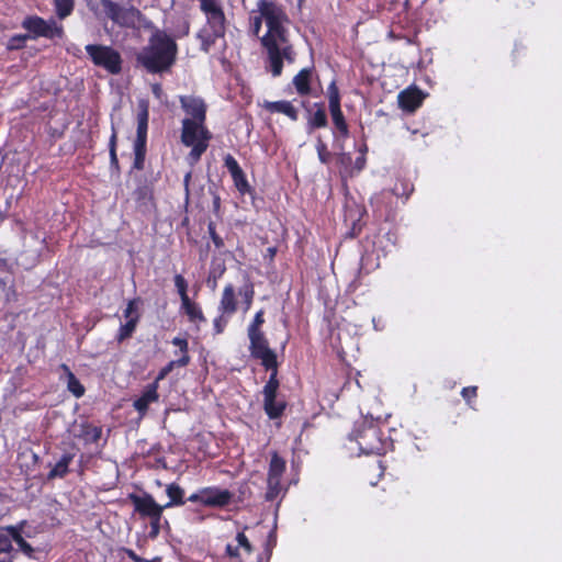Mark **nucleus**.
Instances as JSON below:
<instances>
[{
  "label": "nucleus",
  "mask_w": 562,
  "mask_h": 562,
  "mask_svg": "<svg viewBox=\"0 0 562 562\" xmlns=\"http://www.w3.org/2000/svg\"><path fill=\"white\" fill-rule=\"evenodd\" d=\"M225 553L227 557L232 558V559H238V562H243L240 560V555H239V548L238 546H234L232 543H227L226 544V548H225Z\"/></svg>",
  "instance_id": "nucleus-56"
},
{
  "label": "nucleus",
  "mask_w": 562,
  "mask_h": 562,
  "mask_svg": "<svg viewBox=\"0 0 562 562\" xmlns=\"http://www.w3.org/2000/svg\"><path fill=\"white\" fill-rule=\"evenodd\" d=\"M121 552L126 554L134 562H148L149 560L139 557L134 550L130 548H121Z\"/></svg>",
  "instance_id": "nucleus-57"
},
{
  "label": "nucleus",
  "mask_w": 562,
  "mask_h": 562,
  "mask_svg": "<svg viewBox=\"0 0 562 562\" xmlns=\"http://www.w3.org/2000/svg\"><path fill=\"white\" fill-rule=\"evenodd\" d=\"M203 506L212 508H223L231 504L233 493L228 490H222L217 486L203 487Z\"/></svg>",
  "instance_id": "nucleus-15"
},
{
  "label": "nucleus",
  "mask_w": 562,
  "mask_h": 562,
  "mask_svg": "<svg viewBox=\"0 0 562 562\" xmlns=\"http://www.w3.org/2000/svg\"><path fill=\"white\" fill-rule=\"evenodd\" d=\"M139 302H140L139 299H133V300L128 301L127 306L123 313V315L126 319H131V317H133L134 315H140L138 312Z\"/></svg>",
  "instance_id": "nucleus-49"
},
{
  "label": "nucleus",
  "mask_w": 562,
  "mask_h": 562,
  "mask_svg": "<svg viewBox=\"0 0 562 562\" xmlns=\"http://www.w3.org/2000/svg\"><path fill=\"white\" fill-rule=\"evenodd\" d=\"M116 146H117V133L113 125L112 134H111V137L109 140L110 165L113 169L119 170L120 165H119V158H117V154H116Z\"/></svg>",
  "instance_id": "nucleus-38"
},
{
  "label": "nucleus",
  "mask_w": 562,
  "mask_h": 562,
  "mask_svg": "<svg viewBox=\"0 0 562 562\" xmlns=\"http://www.w3.org/2000/svg\"><path fill=\"white\" fill-rule=\"evenodd\" d=\"M351 440L358 443L359 450L364 454H384L391 442L384 437L383 431L373 420L357 423L349 435Z\"/></svg>",
  "instance_id": "nucleus-3"
},
{
  "label": "nucleus",
  "mask_w": 562,
  "mask_h": 562,
  "mask_svg": "<svg viewBox=\"0 0 562 562\" xmlns=\"http://www.w3.org/2000/svg\"><path fill=\"white\" fill-rule=\"evenodd\" d=\"M11 537L10 539L16 543L20 551H22L26 557H34V548L23 538L22 535L18 533V530L10 529Z\"/></svg>",
  "instance_id": "nucleus-37"
},
{
  "label": "nucleus",
  "mask_w": 562,
  "mask_h": 562,
  "mask_svg": "<svg viewBox=\"0 0 562 562\" xmlns=\"http://www.w3.org/2000/svg\"><path fill=\"white\" fill-rule=\"evenodd\" d=\"M100 2L106 16L122 26H128L133 22L134 15L139 13L134 8L124 9L112 0H100Z\"/></svg>",
  "instance_id": "nucleus-12"
},
{
  "label": "nucleus",
  "mask_w": 562,
  "mask_h": 562,
  "mask_svg": "<svg viewBox=\"0 0 562 562\" xmlns=\"http://www.w3.org/2000/svg\"><path fill=\"white\" fill-rule=\"evenodd\" d=\"M257 5L268 29L261 37V45L266 52L265 68L273 77H280L284 61L292 64L296 56L284 26V23H289V18L282 5L273 1L259 0Z\"/></svg>",
  "instance_id": "nucleus-1"
},
{
  "label": "nucleus",
  "mask_w": 562,
  "mask_h": 562,
  "mask_svg": "<svg viewBox=\"0 0 562 562\" xmlns=\"http://www.w3.org/2000/svg\"><path fill=\"white\" fill-rule=\"evenodd\" d=\"M305 109L306 131L312 133L316 130L326 128L328 126V117L324 102H315L312 105L303 101Z\"/></svg>",
  "instance_id": "nucleus-10"
},
{
  "label": "nucleus",
  "mask_w": 562,
  "mask_h": 562,
  "mask_svg": "<svg viewBox=\"0 0 562 562\" xmlns=\"http://www.w3.org/2000/svg\"><path fill=\"white\" fill-rule=\"evenodd\" d=\"M173 282H175L177 292L180 296V301L182 302L184 300L190 299V296L188 294V282L184 279V277L182 274L178 273L173 277Z\"/></svg>",
  "instance_id": "nucleus-42"
},
{
  "label": "nucleus",
  "mask_w": 562,
  "mask_h": 562,
  "mask_svg": "<svg viewBox=\"0 0 562 562\" xmlns=\"http://www.w3.org/2000/svg\"><path fill=\"white\" fill-rule=\"evenodd\" d=\"M74 458L75 454L71 452L64 453L59 461L47 473V479H64L69 473V465L72 462Z\"/></svg>",
  "instance_id": "nucleus-28"
},
{
  "label": "nucleus",
  "mask_w": 562,
  "mask_h": 562,
  "mask_svg": "<svg viewBox=\"0 0 562 562\" xmlns=\"http://www.w3.org/2000/svg\"><path fill=\"white\" fill-rule=\"evenodd\" d=\"M203 488L199 490L196 493L191 494L187 499L191 503H200L203 505Z\"/></svg>",
  "instance_id": "nucleus-58"
},
{
  "label": "nucleus",
  "mask_w": 562,
  "mask_h": 562,
  "mask_svg": "<svg viewBox=\"0 0 562 562\" xmlns=\"http://www.w3.org/2000/svg\"><path fill=\"white\" fill-rule=\"evenodd\" d=\"M161 519H162V517L149 519L150 520V524H149L150 530H149L148 536L150 539H156L158 537V535L160 533Z\"/></svg>",
  "instance_id": "nucleus-52"
},
{
  "label": "nucleus",
  "mask_w": 562,
  "mask_h": 562,
  "mask_svg": "<svg viewBox=\"0 0 562 562\" xmlns=\"http://www.w3.org/2000/svg\"><path fill=\"white\" fill-rule=\"evenodd\" d=\"M26 525H27L26 520H21L16 525L3 526L0 529L2 531H5L8 533V536L11 537V532L12 531L10 529L18 530V533L22 535V532H23V530H24Z\"/></svg>",
  "instance_id": "nucleus-54"
},
{
  "label": "nucleus",
  "mask_w": 562,
  "mask_h": 562,
  "mask_svg": "<svg viewBox=\"0 0 562 562\" xmlns=\"http://www.w3.org/2000/svg\"><path fill=\"white\" fill-rule=\"evenodd\" d=\"M286 402L283 398H278V395H273V398H263V411L267 416L274 420L281 418L286 409Z\"/></svg>",
  "instance_id": "nucleus-26"
},
{
  "label": "nucleus",
  "mask_w": 562,
  "mask_h": 562,
  "mask_svg": "<svg viewBox=\"0 0 562 562\" xmlns=\"http://www.w3.org/2000/svg\"><path fill=\"white\" fill-rule=\"evenodd\" d=\"M134 198L139 205H146L147 202L153 200V191L147 186L138 187L134 191Z\"/></svg>",
  "instance_id": "nucleus-41"
},
{
  "label": "nucleus",
  "mask_w": 562,
  "mask_h": 562,
  "mask_svg": "<svg viewBox=\"0 0 562 562\" xmlns=\"http://www.w3.org/2000/svg\"><path fill=\"white\" fill-rule=\"evenodd\" d=\"M340 153L337 155V164L341 169V172L346 173L349 177H353L352 171V157L350 153L344 151V149H339Z\"/></svg>",
  "instance_id": "nucleus-36"
},
{
  "label": "nucleus",
  "mask_w": 562,
  "mask_h": 562,
  "mask_svg": "<svg viewBox=\"0 0 562 562\" xmlns=\"http://www.w3.org/2000/svg\"><path fill=\"white\" fill-rule=\"evenodd\" d=\"M178 53L176 41L162 31L154 32L148 44L136 55V60L149 74H162L175 64Z\"/></svg>",
  "instance_id": "nucleus-2"
},
{
  "label": "nucleus",
  "mask_w": 562,
  "mask_h": 562,
  "mask_svg": "<svg viewBox=\"0 0 562 562\" xmlns=\"http://www.w3.org/2000/svg\"><path fill=\"white\" fill-rule=\"evenodd\" d=\"M236 541H237L238 548H243L247 553L252 552V546L243 531L237 533Z\"/></svg>",
  "instance_id": "nucleus-53"
},
{
  "label": "nucleus",
  "mask_w": 562,
  "mask_h": 562,
  "mask_svg": "<svg viewBox=\"0 0 562 562\" xmlns=\"http://www.w3.org/2000/svg\"><path fill=\"white\" fill-rule=\"evenodd\" d=\"M461 395L464 398V401L471 405L472 401L476 398L477 396V386H465L461 391Z\"/></svg>",
  "instance_id": "nucleus-51"
},
{
  "label": "nucleus",
  "mask_w": 562,
  "mask_h": 562,
  "mask_svg": "<svg viewBox=\"0 0 562 562\" xmlns=\"http://www.w3.org/2000/svg\"><path fill=\"white\" fill-rule=\"evenodd\" d=\"M171 344L178 348V351H175V353H180V358L176 359V361L179 362V367L184 368L189 366L191 357L189 355L188 339L184 337H175L172 338Z\"/></svg>",
  "instance_id": "nucleus-30"
},
{
  "label": "nucleus",
  "mask_w": 562,
  "mask_h": 562,
  "mask_svg": "<svg viewBox=\"0 0 562 562\" xmlns=\"http://www.w3.org/2000/svg\"><path fill=\"white\" fill-rule=\"evenodd\" d=\"M27 34H18L9 38L7 48L9 50H19L25 46V42L29 40Z\"/></svg>",
  "instance_id": "nucleus-43"
},
{
  "label": "nucleus",
  "mask_w": 562,
  "mask_h": 562,
  "mask_svg": "<svg viewBox=\"0 0 562 562\" xmlns=\"http://www.w3.org/2000/svg\"><path fill=\"white\" fill-rule=\"evenodd\" d=\"M157 382L147 384L140 396L133 402V407L143 417L146 415L148 407L151 403H156L159 400Z\"/></svg>",
  "instance_id": "nucleus-18"
},
{
  "label": "nucleus",
  "mask_w": 562,
  "mask_h": 562,
  "mask_svg": "<svg viewBox=\"0 0 562 562\" xmlns=\"http://www.w3.org/2000/svg\"><path fill=\"white\" fill-rule=\"evenodd\" d=\"M59 369L64 372L67 382V390L77 398L85 395L86 389L82 383L77 379L74 372L66 363H61Z\"/></svg>",
  "instance_id": "nucleus-27"
},
{
  "label": "nucleus",
  "mask_w": 562,
  "mask_h": 562,
  "mask_svg": "<svg viewBox=\"0 0 562 562\" xmlns=\"http://www.w3.org/2000/svg\"><path fill=\"white\" fill-rule=\"evenodd\" d=\"M263 108L270 113H281L288 116L291 121L299 120L297 109L286 100L281 101H267Z\"/></svg>",
  "instance_id": "nucleus-21"
},
{
  "label": "nucleus",
  "mask_w": 562,
  "mask_h": 562,
  "mask_svg": "<svg viewBox=\"0 0 562 562\" xmlns=\"http://www.w3.org/2000/svg\"><path fill=\"white\" fill-rule=\"evenodd\" d=\"M278 361L272 362L271 366L263 367L266 371H270V375L268 381L266 382L262 389L263 398H273V395H278V391L280 387V381L278 379Z\"/></svg>",
  "instance_id": "nucleus-24"
},
{
  "label": "nucleus",
  "mask_w": 562,
  "mask_h": 562,
  "mask_svg": "<svg viewBox=\"0 0 562 562\" xmlns=\"http://www.w3.org/2000/svg\"><path fill=\"white\" fill-rule=\"evenodd\" d=\"M238 295L241 297L243 311L246 313L250 310L255 297V285L247 278L246 282L239 288Z\"/></svg>",
  "instance_id": "nucleus-32"
},
{
  "label": "nucleus",
  "mask_w": 562,
  "mask_h": 562,
  "mask_svg": "<svg viewBox=\"0 0 562 562\" xmlns=\"http://www.w3.org/2000/svg\"><path fill=\"white\" fill-rule=\"evenodd\" d=\"M285 460L277 451L271 453V460L268 468L266 501H274L281 492V479L285 472Z\"/></svg>",
  "instance_id": "nucleus-7"
},
{
  "label": "nucleus",
  "mask_w": 562,
  "mask_h": 562,
  "mask_svg": "<svg viewBox=\"0 0 562 562\" xmlns=\"http://www.w3.org/2000/svg\"><path fill=\"white\" fill-rule=\"evenodd\" d=\"M191 177H192V173L191 171L187 172L184 178H183V187H184V193H186V199L188 200L189 199V195H190V181H191Z\"/></svg>",
  "instance_id": "nucleus-59"
},
{
  "label": "nucleus",
  "mask_w": 562,
  "mask_h": 562,
  "mask_svg": "<svg viewBox=\"0 0 562 562\" xmlns=\"http://www.w3.org/2000/svg\"><path fill=\"white\" fill-rule=\"evenodd\" d=\"M368 145L366 143V140H363L357 148V151L359 153V156H364L367 157V154H368Z\"/></svg>",
  "instance_id": "nucleus-63"
},
{
  "label": "nucleus",
  "mask_w": 562,
  "mask_h": 562,
  "mask_svg": "<svg viewBox=\"0 0 562 562\" xmlns=\"http://www.w3.org/2000/svg\"><path fill=\"white\" fill-rule=\"evenodd\" d=\"M366 165H367V157L358 156L352 165L353 176L360 173L366 168Z\"/></svg>",
  "instance_id": "nucleus-55"
},
{
  "label": "nucleus",
  "mask_w": 562,
  "mask_h": 562,
  "mask_svg": "<svg viewBox=\"0 0 562 562\" xmlns=\"http://www.w3.org/2000/svg\"><path fill=\"white\" fill-rule=\"evenodd\" d=\"M80 436L85 441L95 443L102 436V428L88 423L82 424Z\"/></svg>",
  "instance_id": "nucleus-34"
},
{
  "label": "nucleus",
  "mask_w": 562,
  "mask_h": 562,
  "mask_svg": "<svg viewBox=\"0 0 562 562\" xmlns=\"http://www.w3.org/2000/svg\"><path fill=\"white\" fill-rule=\"evenodd\" d=\"M209 235L217 249H222L224 247L223 238L216 233V227L214 222H210L207 225Z\"/></svg>",
  "instance_id": "nucleus-46"
},
{
  "label": "nucleus",
  "mask_w": 562,
  "mask_h": 562,
  "mask_svg": "<svg viewBox=\"0 0 562 562\" xmlns=\"http://www.w3.org/2000/svg\"><path fill=\"white\" fill-rule=\"evenodd\" d=\"M397 100L402 110L414 112L423 104L424 93L417 87H408L398 93Z\"/></svg>",
  "instance_id": "nucleus-17"
},
{
  "label": "nucleus",
  "mask_w": 562,
  "mask_h": 562,
  "mask_svg": "<svg viewBox=\"0 0 562 562\" xmlns=\"http://www.w3.org/2000/svg\"><path fill=\"white\" fill-rule=\"evenodd\" d=\"M229 317L231 316H227V314L220 313V315L214 318L213 326L215 334H222L224 331L228 324Z\"/></svg>",
  "instance_id": "nucleus-48"
},
{
  "label": "nucleus",
  "mask_w": 562,
  "mask_h": 562,
  "mask_svg": "<svg viewBox=\"0 0 562 562\" xmlns=\"http://www.w3.org/2000/svg\"><path fill=\"white\" fill-rule=\"evenodd\" d=\"M249 352L254 359L260 360L262 367L277 362V353L269 347V341L262 330L247 331Z\"/></svg>",
  "instance_id": "nucleus-8"
},
{
  "label": "nucleus",
  "mask_w": 562,
  "mask_h": 562,
  "mask_svg": "<svg viewBox=\"0 0 562 562\" xmlns=\"http://www.w3.org/2000/svg\"><path fill=\"white\" fill-rule=\"evenodd\" d=\"M225 35V23L207 24L201 29L198 33V38L201 41V50L204 53H209L211 47L215 44V42L224 37Z\"/></svg>",
  "instance_id": "nucleus-16"
},
{
  "label": "nucleus",
  "mask_w": 562,
  "mask_h": 562,
  "mask_svg": "<svg viewBox=\"0 0 562 562\" xmlns=\"http://www.w3.org/2000/svg\"><path fill=\"white\" fill-rule=\"evenodd\" d=\"M180 138L186 147H191L189 158L193 162H196L206 151L210 140L212 139V133L209 131L205 123L182 120Z\"/></svg>",
  "instance_id": "nucleus-4"
},
{
  "label": "nucleus",
  "mask_w": 562,
  "mask_h": 562,
  "mask_svg": "<svg viewBox=\"0 0 562 562\" xmlns=\"http://www.w3.org/2000/svg\"><path fill=\"white\" fill-rule=\"evenodd\" d=\"M200 9L206 16L207 24L225 23L226 18L220 0H199Z\"/></svg>",
  "instance_id": "nucleus-19"
},
{
  "label": "nucleus",
  "mask_w": 562,
  "mask_h": 562,
  "mask_svg": "<svg viewBox=\"0 0 562 562\" xmlns=\"http://www.w3.org/2000/svg\"><path fill=\"white\" fill-rule=\"evenodd\" d=\"M140 315H134L131 319H127L125 324H122L117 330L115 336V340L117 344H122L123 341L130 339L136 330V327L139 323Z\"/></svg>",
  "instance_id": "nucleus-31"
},
{
  "label": "nucleus",
  "mask_w": 562,
  "mask_h": 562,
  "mask_svg": "<svg viewBox=\"0 0 562 562\" xmlns=\"http://www.w3.org/2000/svg\"><path fill=\"white\" fill-rule=\"evenodd\" d=\"M13 551L14 548L10 537L0 532V554H11Z\"/></svg>",
  "instance_id": "nucleus-50"
},
{
  "label": "nucleus",
  "mask_w": 562,
  "mask_h": 562,
  "mask_svg": "<svg viewBox=\"0 0 562 562\" xmlns=\"http://www.w3.org/2000/svg\"><path fill=\"white\" fill-rule=\"evenodd\" d=\"M149 110L146 102L139 104L137 113V130L136 138L134 143L147 144V131H148Z\"/></svg>",
  "instance_id": "nucleus-23"
},
{
  "label": "nucleus",
  "mask_w": 562,
  "mask_h": 562,
  "mask_svg": "<svg viewBox=\"0 0 562 562\" xmlns=\"http://www.w3.org/2000/svg\"><path fill=\"white\" fill-rule=\"evenodd\" d=\"M312 76L313 68H303L293 77L292 83L299 95L306 97L311 93Z\"/></svg>",
  "instance_id": "nucleus-22"
},
{
  "label": "nucleus",
  "mask_w": 562,
  "mask_h": 562,
  "mask_svg": "<svg viewBox=\"0 0 562 562\" xmlns=\"http://www.w3.org/2000/svg\"><path fill=\"white\" fill-rule=\"evenodd\" d=\"M57 16L63 20L74 11V0H54Z\"/></svg>",
  "instance_id": "nucleus-39"
},
{
  "label": "nucleus",
  "mask_w": 562,
  "mask_h": 562,
  "mask_svg": "<svg viewBox=\"0 0 562 562\" xmlns=\"http://www.w3.org/2000/svg\"><path fill=\"white\" fill-rule=\"evenodd\" d=\"M414 445L418 451L427 450L429 446V438H426L424 441L415 442Z\"/></svg>",
  "instance_id": "nucleus-62"
},
{
  "label": "nucleus",
  "mask_w": 562,
  "mask_h": 562,
  "mask_svg": "<svg viewBox=\"0 0 562 562\" xmlns=\"http://www.w3.org/2000/svg\"><path fill=\"white\" fill-rule=\"evenodd\" d=\"M180 310L187 315L188 321L193 324H201L206 322L201 306L191 299L181 302Z\"/></svg>",
  "instance_id": "nucleus-25"
},
{
  "label": "nucleus",
  "mask_w": 562,
  "mask_h": 562,
  "mask_svg": "<svg viewBox=\"0 0 562 562\" xmlns=\"http://www.w3.org/2000/svg\"><path fill=\"white\" fill-rule=\"evenodd\" d=\"M224 166L227 168L234 186L240 195H246L252 192V188L249 184L247 177L239 166L238 161L231 154L224 156Z\"/></svg>",
  "instance_id": "nucleus-11"
},
{
  "label": "nucleus",
  "mask_w": 562,
  "mask_h": 562,
  "mask_svg": "<svg viewBox=\"0 0 562 562\" xmlns=\"http://www.w3.org/2000/svg\"><path fill=\"white\" fill-rule=\"evenodd\" d=\"M146 146L147 144L134 143L133 169L143 170L145 168Z\"/></svg>",
  "instance_id": "nucleus-35"
},
{
  "label": "nucleus",
  "mask_w": 562,
  "mask_h": 562,
  "mask_svg": "<svg viewBox=\"0 0 562 562\" xmlns=\"http://www.w3.org/2000/svg\"><path fill=\"white\" fill-rule=\"evenodd\" d=\"M217 310L220 313L227 314V316H232L237 312L236 291L232 283H227L224 286Z\"/></svg>",
  "instance_id": "nucleus-20"
},
{
  "label": "nucleus",
  "mask_w": 562,
  "mask_h": 562,
  "mask_svg": "<svg viewBox=\"0 0 562 562\" xmlns=\"http://www.w3.org/2000/svg\"><path fill=\"white\" fill-rule=\"evenodd\" d=\"M166 494L169 498L164 505L165 508L183 506L186 504L184 490L177 483H170L166 486Z\"/></svg>",
  "instance_id": "nucleus-29"
},
{
  "label": "nucleus",
  "mask_w": 562,
  "mask_h": 562,
  "mask_svg": "<svg viewBox=\"0 0 562 562\" xmlns=\"http://www.w3.org/2000/svg\"><path fill=\"white\" fill-rule=\"evenodd\" d=\"M361 228H362V227H361V225H360V224H358V223H353V225H352V227H351L350 232L348 233V235H349L350 237L355 238V237L359 236V234H360V232H361Z\"/></svg>",
  "instance_id": "nucleus-60"
},
{
  "label": "nucleus",
  "mask_w": 562,
  "mask_h": 562,
  "mask_svg": "<svg viewBox=\"0 0 562 562\" xmlns=\"http://www.w3.org/2000/svg\"><path fill=\"white\" fill-rule=\"evenodd\" d=\"M326 97L328 100V111L342 110L341 109V95L339 88L337 86L336 80H333L326 91Z\"/></svg>",
  "instance_id": "nucleus-33"
},
{
  "label": "nucleus",
  "mask_w": 562,
  "mask_h": 562,
  "mask_svg": "<svg viewBox=\"0 0 562 562\" xmlns=\"http://www.w3.org/2000/svg\"><path fill=\"white\" fill-rule=\"evenodd\" d=\"M175 368H180L179 362L176 360L169 361L165 367H162L159 372L157 373L155 380L153 382H157V385L159 386V382L165 380L169 373L172 372Z\"/></svg>",
  "instance_id": "nucleus-44"
},
{
  "label": "nucleus",
  "mask_w": 562,
  "mask_h": 562,
  "mask_svg": "<svg viewBox=\"0 0 562 562\" xmlns=\"http://www.w3.org/2000/svg\"><path fill=\"white\" fill-rule=\"evenodd\" d=\"M263 323H265V311L263 310H259L255 314L254 319L250 323V325L248 326V330L247 331L262 330L261 327H262Z\"/></svg>",
  "instance_id": "nucleus-47"
},
{
  "label": "nucleus",
  "mask_w": 562,
  "mask_h": 562,
  "mask_svg": "<svg viewBox=\"0 0 562 562\" xmlns=\"http://www.w3.org/2000/svg\"><path fill=\"white\" fill-rule=\"evenodd\" d=\"M262 19L263 18L261 16V14L259 16H255L252 19V26H254V31L256 34L259 32V30L261 27Z\"/></svg>",
  "instance_id": "nucleus-61"
},
{
  "label": "nucleus",
  "mask_w": 562,
  "mask_h": 562,
  "mask_svg": "<svg viewBox=\"0 0 562 562\" xmlns=\"http://www.w3.org/2000/svg\"><path fill=\"white\" fill-rule=\"evenodd\" d=\"M22 27L30 34L29 37L36 40L45 37L48 40L63 38L65 31L61 24H58L54 19L44 20L38 15H29L22 21Z\"/></svg>",
  "instance_id": "nucleus-6"
},
{
  "label": "nucleus",
  "mask_w": 562,
  "mask_h": 562,
  "mask_svg": "<svg viewBox=\"0 0 562 562\" xmlns=\"http://www.w3.org/2000/svg\"><path fill=\"white\" fill-rule=\"evenodd\" d=\"M180 104L189 120L195 123L206 122V104L201 98L192 95L180 97Z\"/></svg>",
  "instance_id": "nucleus-13"
},
{
  "label": "nucleus",
  "mask_w": 562,
  "mask_h": 562,
  "mask_svg": "<svg viewBox=\"0 0 562 562\" xmlns=\"http://www.w3.org/2000/svg\"><path fill=\"white\" fill-rule=\"evenodd\" d=\"M315 148L317 151L318 159L322 164H329L331 159V153L328 150L327 144L321 136L317 137Z\"/></svg>",
  "instance_id": "nucleus-40"
},
{
  "label": "nucleus",
  "mask_w": 562,
  "mask_h": 562,
  "mask_svg": "<svg viewBox=\"0 0 562 562\" xmlns=\"http://www.w3.org/2000/svg\"><path fill=\"white\" fill-rule=\"evenodd\" d=\"M414 191V188L412 184L406 183L404 181L395 183L393 188V193L397 196H405L408 198L409 194Z\"/></svg>",
  "instance_id": "nucleus-45"
},
{
  "label": "nucleus",
  "mask_w": 562,
  "mask_h": 562,
  "mask_svg": "<svg viewBox=\"0 0 562 562\" xmlns=\"http://www.w3.org/2000/svg\"><path fill=\"white\" fill-rule=\"evenodd\" d=\"M128 499L133 504L134 510L142 518L151 519L162 517L164 510L166 509L164 505L158 504L149 493H144L143 495L131 493L128 494Z\"/></svg>",
  "instance_id": "nucleus-9"
},
{
  "label": "nucleus",
  "mask_w": 562,
  "mask_h": 562,
  "mask_svg": "<svg viewBox=\"0 0 562 562\" xmlns=\"http://www.w3.org/2000/svg\"><path fill=\"white\" fill-rule=\"evenodd\" d=\"M333 123L331 134L334 139V145L338 149H344L345 142L350 136L349 124L347 119L342 112V110H336L329 112Z\"/></svg>",
  "instance_id": "nucleus-14"
},
{
  "label": "nucleus",
  "mask_w": 562,
  "mask_h": 562,
  "mask_svg": "<svg viewBox=\"0 0 562 562\" xmlns=\"http://www.w3.org/2000/svg\"><path fill=\"white\" fill-rule=\"evenodd\" d=\"M85 49L94 66L106 70L111 75H119L122 71V56L112 46L88 44Z\"/></svg>",
  "instance_id": "nucleus-5"
},
{
  "label": "nucleus",
  "mask_w": 562,
  "mask_h": 562,
  "mask_svg": "<svg viewBox=\"0 0 562 562\" xmlns=\"http://www.w3.org/2000/svg\"><path fill=\"white\" fill-rule=\"evenodd\" d=\"M0 269L4 271L10 270L9 260L7 258L0 257Z\"/></svg>",
  "instance_id": "nucleus-64"
}]
</instances>
